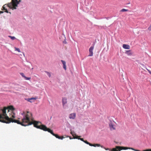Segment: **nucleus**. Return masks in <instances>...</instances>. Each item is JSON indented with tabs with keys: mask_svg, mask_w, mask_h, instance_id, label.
<instances>
[{
	"mask_svg": "<svg viewBox=\"0 0 151 151\" xmlns=\"http://www.w3.org/2000/svg\"><path fill=\"white\" fill-rule=\"evenodd\" d=\"M7 108L4 107L2 109V113L0 114V122L2 123H41L40 122L35 121L32 116V114L28 111H23L21 113L23 116L22 119V122H20L19 120L15 119V114L12 111L11 114L9 113V116L6 113Z\"/></svg>",
	"mask_w": 151,
	"mask_h": 151,
	"instance_id": "obj_1",
	"label": "nucleus"
},
{
	"mask_svg": "<svg viewBox=\"0 0 151 151\" xmlns=\"http://www.w3.org/2000/svg\"><path fill=\"white\" fill-rule=\"evenodd\" d=\"M18 124H20L22 126H27L29 125L32 124H33L34 126L38 129L43 130L44 131H47L49 132L53 136H55L56 138H58L59 139H63L64 138L63 136L60 137L57 134H55L52 131L51 129L49 128H47L45 125L42 124L39 125L40 123H27V124H24V123H18Z\"/></svg>",
	"mask_w": 151,
	"mask_h": 151,
	"instance_id": "obj_2",
	"label": "nucleus"
},
{
	"mask_svg": "<svg viewBox=\"0 0 151 151\" xmlns=\"http://www.w3.org/2000/svg\"><path fill=\"white\" fill-rule=\"evenodd\" d=\"M20 1V0L18 1V0H12V1L10 3H9L7 5L6 4L4 5L2 7V10H5V12L8 13L9 12L6 8V7L7 6L12 10L16 9V7L17 6V5L19 4V2Z\"/></svg>",
	"mask_w": 151,
	"mask_h": 151,
	"instance_id": "obj_3",
	"label": "nucleus"
},
{
	"mask_svg": "<svg viewBox=\"0 0 151 151\" xmlns=\"http://www.w3.org/2000/svg\"><path fill=\"white\" fill-rule=\"evenodd\" d=\"M7 108L8 113L9 112L11 114V112L12 111L13 112V111L14 110V108L12 106H10L7 107H6Z\"/></svg>",
	"mask_w": 151,
	"mask_h": 151,
	"instance_id": "obj_4",
	"label": "nucleus"
},
{
	"mask_svg": "<svg viewBox=\"0 0 151 151\" xmlns=\"http://www.w3.org/2000/svg\"><path fill=\"white\" fill-rule=\"evenodd\" d=\"M84 142L86 143V144L89 145L90 146H93L96 147V146L98 147H99L100 146V145L99 144H91L89 142H88V141H87L86 140H84Z\"/></svg>",
	"mask_w": 151,
	"mask_h": 151,
	"instance_id": "obj_5",
	"label": "nucleus"
},
{
	"mask_svg": "<svg viewBox=\"0 0 151 151\" xmlns=\"http://www.w3.org/2000/svg\"><path fill=\"white\" fill-rule=\"evenodd\" d=\"M71 134L74 137V138L75 139H80L81 141L84 142V140H83V139L82 138H79L80 136H78L76 135V134H73V132H71Z\"/></svg>",
	"mask_w": 151,
	"mask_h": 151,
	"instance_id": "obj_6",
	"label": "nucleus"
},
{
	"mask_svg": "<svg viewBox=\"0 0 151 151\" xmlns=\"http://www.w3.org/2000/svg\"><path fill=\"white\" fill-rule=\"evenodd\" d=\"M94 49V46H91L89 49V54L88 56H92L93 55V50Z\"/></svg>",
	"mask_w": 151,
	"mask_h": 151,
	"instance_id": "obj_7",
	"label": "nucleus"
},
{
	"mask_svg": "<svg viewBox=\"0 0 151 151\" xmlns=\"http://www.w3.org/2000/svg\"><path fill=\"white\" fill-rule=\"evenodd\" d=\"M109 126L111 130H112L115 129L116 126L114 123H110Z\"/></svg>",
	"mask_w": 151,
	"mask_h": 151,
	"instance_id": "obj_8",
	"label": "nucleus"
},
{
	"mask_svg": "<svg viewBox=\"0 0 151 151\" xmlns=\"http://www.w3.org/2000/svg\"><path fill=\"white\" fill-rule=\"evenodd\" d=\"M76 116V114L75 113H73L70 114L69 116V117L70 119H74Z\"/></svg>",
	"mask_w": 151,
	"mask_h": 151,
	"instance_id": "obj_9",
	"label": "nucleus"
},
{
	"mask_svg": "<svg viewBox=\"0 0 151 151\" xmlns=\"http://www.w3.org/2000/svg\"><path fill=\"white\" fill-rule=\"evenodd\" d=\"M62 102L63 106L67 103V99L65 98H63L62 99Z\"/></svg>",
	"mask_w": 151,
	"mask_h": 151,
	"instance_id": "obj_10",
	"label": "nucleus"
},
{
	"mask_svg": "<svg viewBox=\"0 0 151 151\" xmlns=\"http://www.w3.org/2000/svg\"><path fill=\"white\" fill-rule=\"evenodd\" d=\"M61 62H62L63 65V68L65 69V70H66V62L63 60H61Z\"/></svg>",
	"mask_w": 151,
	"mask_h": 151,
	"instance_id": "obj_11",
	"label": "nucleus"
},
{
	"mask_svg": "<svg viewBox=\"0 0 151 151\" xmlns=\"http://www.w3.org/2000/svg\"><path fill=\"white\" fill-rule=\"evenodd\" d=\"M123 47L124 48L126 49H129L130 48V46L128 45L123 44Z\"/></svg>",
	"mask_w": 151,
	"mask_h": 151,
	"instance_id": "obj_12",
	"label": "nucleus"
},
{
	"mask_svg": "<svg viewBox=\"0 0 151 151\" xmlns=\"http://www.w3.org/2000/svg\"><path fill=\"white\" fill-rule=\"evenodd\" d=\"M20 74L22 76V77L24 78L26 80H29L31 78L30 77H27L25 76L23 73H20Z\"/></svg>",
	"mask_w": 151,
	"mask_h": 151,
	"instance_id": "obj_13",
	"label": "nucleus"
},
{
	"mask_svg": "<svg viewBox=\"0 0 151 151\" xmlns=\"http://www.w3.org/2000/svg\"><path fill=\"white\" fill-rule=\"evenodd\" d=\"M37 99V98H32L30 99H27V101H29L30 102H32L33 101L32 100H36Z\"/></svg>",
	"mask_w": 151,
	"mask_h": 151,
	"instance_id": "obj_14",
	"label": "nucleus"
},
{
	"mask_svg": "<svg viewBox=\"0 0 151 151\" xmlns=\"http://www.w3.org/2000/svg\"><path fill=\"white\" fill-rule=\"evenodd\" d=\"M125 53L128 56H131L132 55L131 50H126Z\"/></svg>",
	"mask_w": 151,
	"mask_h": 151,
	"instance_id": "obj_15",
	"label": "nucleus"
},
{
	"mask_svg": "<svg viewBox=\"0 0 151 151\" xmlns=\"http://www.w3.org/2000/svg\"><path fill=\"white\" fill-rule=\"evenodd\" d=\"M128 9H122L120 11L122 12H127L128 11Z\"/></svg>",
	"mask_w": 151,
	"mask_h": 151,
	"instance_id": "obj_16",
	"label": "nucleus"
},
{
	"mask_svg": "<svg viewBox=\"0 0 151 151\" xmlns=\"http://www.w3.org/2000/svg\"><path fill=\"white\" fill-rule=\"evenodd\" d=\"M9 37L11 38V39L12 40H14L16 39V38L14 36H8Z\"/></svg>",
	"mask_w": 151,
	"mask_h": 151,
	"instance_id": "obj_17",
	"label": "nucleus"
},
{
	"mask_svg": "<svg viewBox=\"0 0 151 151\" xmlns=\"http://www.w3.org/2000/svg\"><path fill=\"white\" fill-rule=\"evenodd\" d=\"M14 48L15 49V51H17L19 52H21L20 50V49L19 48H17L16 47H15Z\"/></svg>",
	"mask_w": 151,
	"mask_h": 151,
	"instance_id": "obj_18",
	"label": "nucleus"
},
{
	"mask_svg": "<svg viewBox=\"0 0 151 151\" xmlns=\"http://www.w3.org/2000/svg\"><path fill=\"white\" fill-rule=\"evenodd\" d=\"M45 73H46L47 75L49 76V77L51 76V74L50 73L48 72L47 71H45Z\"/></svg>",
	"mask_w": 151,
	"mask_h": 151,
	"instance_id": "obj_19",
	"label": "nucleus"
},
{
	"mask_svg": "<svg viewBox=\"0 0 151 151\" xmlns=\"http://www.w3.org/2000/svg\"><path fill=\"white\" fill-rule=\"evenodd\" d=\"M148 29L149 31H151V23L150 24V27L148 28Z\"/></svg>",
	"mask_w": 151,
	"mask_h": 151,
	"instance_id": "obj_20",
	"label": "nucleus"
},
{
	"mask_svg": "<svg viewBox=\"0 0 151 151\" xmlns=\"http://www.w3.org/2000/svg\"><path fill=\"white\" fill-rule=\"evenodd\" d=\"M105 149L106 150H109L110 151V150H111L109 148H105Z\"/></svg>",
	"mask_w": 151,
	"mask_h": 151,
	"instance_id": "obj_21",
	"label": "nucleus"
},
{
	"mask_svg": "<svg viewBox=\"0 0 151 151\" xmlns=\"http://www.w3.org/2000/svg\"><path fill=\"white\" fill-rule=\"evenodd\" d=\"M4 12L3 11H0V14L3 13Z\"/></svg>",
	"mask_w": 151,
	"mask_h": 151,
	"instance_id": "obj_22",
	"label": "nucleus"
},
{
	"mask_svg": "<svg viewBox=\"0 0 151 151\" xmlns=\"http://www.w3.org/2000/svg\"><path fill=\"white\" fill-rule=\"evenodd\" d=\"M147 69V70H148V72H149L150 71L149 70V69Z\"/></svg>",
	"mask_w": 151,
	"mask_h": 151,
	"instance_id": "obj_23",
	"label": "nucleus"
},
{
	"mask_svg": "<svg viewBox=\"0 0 151 151\" xmlns=\"http://www.w3.org/2000/svg\"><path fill=\"white\" fill-rule=\"evenodd\" d=\"M149 72L151 74V71H150Z\"/></svg>",
	"mask_w": 151,
	"mask_h": 151,
	"instance_id": "obj_24",
	"label": "nucleus"
}]
</instances>
